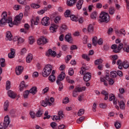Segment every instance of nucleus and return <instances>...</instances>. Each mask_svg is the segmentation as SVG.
Returning <instances> with one entry per match:
<instances>
[{
	"label": "nucleus",
	"mask_w": 129,
	"mask_h": 129,
	"mask_svg": "<svg viewBox=\"0 0 129 129\" xmlns=\"http://www.w3.org/2000/svg\"><path fill=\"white\" fill-rule=\"evenodd\" d=\"M49 90V88L48 87H46L45 88H44L43 90L42 93L44 94L46 93H47L48 92V91Z\"/></svg>",
	"instance_id": "61"
},
{
	"label": "nucleus",
	"mask_w": 129,
	"mask_h": 129,
	"mask_svg": "<svg viewBox=\"0 0 129 129\" xmlns=\"http://www.w3.org/2000/svg\"><path fill=\"white\" fill-rule=\"evenodd\" d=\"M97 12H94L93 13L91 14V18L92 19H96V17H97Z\"/></svg>",
	"instance_id": "32"
},
{
	"label": "nucleus",
	"mask_w": 129,
	"mask_h": 129,
	"mask_svg": "<svg viewBox=\"0 0 129 129\" xmlns=\"http://www.w3.org/2000/svg\"><path fill=\"white\" fill-rule=\"evenodd\" d=\"M61 20V17L59 16H57L55 18L54 22L55 23H58L59 21Z\"/></svg>",
	"instance_id": "46"
},
{
	"label": "nucleus",
	"mask_w": 129,
	"mask_h": 129,
	"mask_svg": "<svg viewBox=\"0 0 129 129\" xmlns=\"http://www.w3.org/2000/svg\"><path fill=\"white\" fill-rule=\"evenodd\" d=\"M85 87H80L79 86L76 87L73 93V96L75 97H77V96L78 95V94H77V92H80L82 91H85Z\"/></svg>",
	"instance_id": "6"
},
{
	"label": "nucleus",
	"mask_w": 129,
	"mask_h": 129,
	"mask_svg": "<svg viewBox=\"0 0 129 129\" xmlns=\"http://www.w3.org/2000/svg\"><path fill=\"white\" fill-rule=\"evenodd\" d=\"M71 19L72 21L77 22L79 20V18L76 17L75 15H71Z\"/></svg>",
	"instance_id": "31"
},
{
	"label": "nucleus",
	"mask_w": 129,
	"mask_h": 129,
	"mask_svg": "<svg viewBox=\"0 0 129 129\" xmlns=\"http://www.w3.org/2000/svg\"><path fill=\"white\" fill-rule=\"evenodd\" d=\"M91 78V74L87 73L84 76V80L86 82H88Z\"/></svg>",
	"instance_id": "14"
},
{
	"label": "nucleus",
	"mask_w": 129,
	"mask_h": 129,
	"mask_svg": "<svg viewBox=\"0 0 129 129\" xmlns=\"http://www.w3.org/2000/svg\"><path fill=\"white\" fill-rule=\"evenodd\" d=\"M102 62V60L101 59H97L95 61V64L96 65L99 64L100 63Z\"/></svg>",
	"instance_id": "47"
},
{
	"label": "nucleus",
	"mask_w": 129,
	"mask_h": 129,
	"mask_svg": "<svg viewBox=\"0 0 129 129\" xmlns=\"http://www.w3.org/2000/svg\"><path fill=\"white\" fill-rule=\"evenodd\" d=\"M115 126L116 127V128H119L121 126V124L119 122H116L115 123Z\"/></svg>",
	"instance_id": "51"
},
{
	"label": "nucleus",
	"mask_w": 129,
	"mask_h": 129,
	"mask_svg": "<svg viewBox=\"0 0 129 129\" xmlns=\"http://www.w3.org/2000/svg\"><path fill=\"white\" fill-rule=\"evenodd\" d=\"M26 87L25 83L24 81H22L20 85V90L23 91L24 89Z\"/></svg>",
	"instance_id": "19"
},
{
	"label": "nucleus",
	"mask_w": 129,
	"mask_h": 129,
	"mask_svg": "<svg viewBox=\"0 0 129 129\" xmlns=\"http://www.w3.org/2000/svg\"><path fill=\"white\" fill-rule=\"evenodd\" d=\"M84 112H85L84 109H81L79 111V112H78V116H82V115L84 113Z\"/></svg>",
	"instance_id": "37"
},
{
	"label": "nucleus",
	"mask_w": 129,
	"mask_h": 129,
	"mask_svg": "<svg viewBox=\"0 0 129 129\" xmlns=\"http://www.w3.org/2000/svg\"><path fill=\"white\" fill-rule=\"evenodd\" d=\"M6 40H9V41L12 40V35L10 31H8L6 34Z\"/></svg>",
	"instance_id": "18"
},
{
	"label": "nucleus",
	"mask_w": 129,
	"mask_h": 129,
	"mask_svg": "<svg viewBox=\"0 0 129 129\" xmlns=\"http://www.w3.org/2000/svg\"><path fill=\"white\" fill-rule=\"evenodd\" d=\"M43 114V111L41 110H39L38 112L36 113V115L37 117H40Z\"/></svg>",
	"instance_id": "38"
},
{
	"label": "nucleus",
	"mask_w": 129,
	"mask_h": 129,
	"mask_svg": "<svg viewBox=\"0 0 129 129\" xmlns=\"http://www.w3.org/2000/svg\"><path fill=\"white\" fill-rule=\"evenodd\" d=\"M18 2L22 5H26V2L25 0H18Z\"/></svg>",
	"instance_id": "50"
},
{
	"label": "nucleus",
	"mask_w": 129,
	"mask_h": 129,
	"mask_svg": "<svg viewBox=\"0 0 129 129\" xmlns=\"http://www.w3.org/2000/svg\"><path fill=\"white\" fill-rule=\"evenodd\" d=\"M30 92L28 90L26 91L23 94L24 97L25 98H27L28 95L29 94Z\"/></svg>",
	"instance_id": "42"
},
{
	"label": "nucleus",
	"mask_w": 129,
	"mask_h": 129,
	"mask_svg": "<svg viewBox=\"0 0 129 129\" xmlns=\"http://www.w3.org/2000/svg\"><path fill=\"white\" fill-rule=\"evenodd\" d=\"M123 50L127 53L129 52V45L125 44V46L123 47Z\"/></svg>",
	"instance_id": "39"
},
{
	"label": "nucleus",
	"mask_w": 129,
	"mask_h": 129,
	"mask_svg": "<svg viewBox=\"0 0 129 129\" xmlns=\"http://www.w3.org/2000/svg\"><path fill=\"white\" fill-rule=\"evenodd\" d=\"M84 119V117L82 116V117H81L79 119V120H77V123H80L81 122H82V121H83Z\"/></svg>",
	"instance_id": "54"
},
{
	"label": "nucleus",
	"mask_w": 129,
	"mask_h": 129,
	"mask_svg": "<svg viewBox=\"0 0 129 129\" xmlns=\"http://www.w3.org/2000/svg\"><path fill=\"white\" fill-rule=\"evenodd\" d=\"M42 24L44 26H47L50 24L49 18L48 17H44L41 21Z\"/></svg>",
	"instance_id": "10"
},
{
	"label": "nucleus",
	"mask_w": 129,
	"mask_h": 129,
	"mask_svg": "<svg viewBox=\"0 0 129 129\" xmlns=\"http://www.w3.org/2000/svg\"><path fill=\"white\" fill-rule=\"evenodd\" d=\"M123 68L126 69L129 68V62L127 60H124L122 64L118 65V68L121 70Z\"/></svg>",
	"instance_id": "7"
},
{
	"label": "nucleus",
	"mask_w": 129,
	"mask_h": 129,
	"mask_svg": "<svg viewBox=\"0 0 129 129\" xmlns=\"http://www.w3.org/2000/svg\"><path fill=\"white\" fill-rule=\"evenodd\" d=\"M66 75L64 73L62 72L60 75H59L57 78V80L56 81V83L58 85H60L58 90L59 91H61V89H62L63 88V85L61 83L60 81H62L64 78H65Z\"/></svg>",
	"instance_id": "4"
},
{
	"label": "nucleus",
	"mask_w": 129,
	"mask_h": 129,
	"mask_svg": "<svg viewBox=\"0 0 129 129\" xmlns=\"http://www.w3.org/2000/svg\"><path fill=\"white\" fill-rule=\"evenodd\" d=\"M52 67L50 64H47L42 71V76L44 77H48L51 73Z\"/></svg>",
	"instance_id": "2"
},
{
	"label": "nucleus",
	"mask_w": 129,
	"mask_h": 129,
	"mask_svg": "<svg viewBox=\"0 0 129 129\" xmlns=\"http://www.w3.org/2000/svg\"><path fill=\"white\" fill-rule=\"evenodd\" d=\"M101 94L104 95L105 96V97L104 98V99L105 100L108 99V93H107L105 90H103V91H102Z\"/></svg>",
	"instance_id": "25"
},
{
	"label": "nucleus",
	"mask_w": 129,
	"mask_h": 129,
	"mask_svg": "<svg viewBox=\"0 0 129 129\" xmlns=\"http://www.w3.org/2000/svg\"><path fill=\"white\" fill-rule=\"evenodd\" d=\"M33 58V55L31 54H29L27 57H26V61L28 63H30Z\"/></svg>",
	"instance_id": "24"
},
{
	"label": "nucleus",
	"mask_w": 129,
	"mask_h": 129,
	"mask_svg": "<svg viewBox=\"0 0 129 129\" xmlns=\"http://www.w3.org/2000/svg\"><path fill=\"white\" fill-rule=\"evenodd\" d=\"M26 51H27V50L25 48L22 49V50L21 51V54L23 55V54H25L26 53Z\"/></svg>",
	"instance_id": "63"
},
{
	"label": "nucleus",
	"mask_w": 129,
	"mask_h": 129,
	"mask_svg": "<svg viewBox=\"0 0 129 129\" xmlns=\"http://www.w3.org/2000/svg\"><path fill=\"white\" fill-rule=\"evenodd\" d=\"M10 85H11V82L9 81H8L7 82V84H6V89L7 90L10 89V87H11Z\"/></svg>",
	"instance_id": "44"
},
{
	"label": "nucleus",
	"mask_w": 129,
	"mask_h": 129,
	"mask_svg": "<svg viewBox=\"0 0 129 129\" xmlns=\"http://www.w3.org/2000/svg\"><path fill=\"white\" fill-rule=\"evenodd\" d=\"M100 107L101 108H105L107 106L106 104L101 103L99 105Z\"/></svg>",
	"instance_id": "60"
},
{
	"label": "nucleus",
	"mask_w": 129,
	"mask_h": 129,
	"mask_svg": "<svg viewBox=\"0 0 129 129\" xmlns=\"http://www.w3.org/2000/svg\"><path fill=\"white\" fill-rule=\"evenodd\" d=\"M46 11H47V9H46L42 10L39 11L38 13L39 15H42V14H44Z\"/></svg>",
	"instance_id": "57"
},
{
	"label": "nucleus",
	"mask_w": 129,
	"mask_h": 129,
	"mask_svg": "<svg viewBox=\"0 0 129 129\" xmlns=\"http://www.w3.org/2000/svg\"><path fill=\"white\" fill-rule=\"evenodd\" d=\"M64 16L66 17H70L71 18L70 11L69 10H67L64 13Z\"/></svg>",
	"instance_id": "43"
},
{
	"label": "nucleus",
	"mask_w": 129,
	"mask_h": 129,
	"mask_svg": "<svg viewBox=\"0 0 129 129\" xmlns=\"http://www.w3.org/2000/svg\"><path fill=\"white\" fill-rule=\"evenodd\" d=\"M97 39V38L96 37H94L92 39V43L95 46H96L97 45V44L98 43Z\"/></svg>",
	"instance_id": "33"
},
{
	"label": "nucleus",
	"mask_w": 129,
	"mask_h": 129,
	"mask_svg": "<svg viewBox=\"0 0 129 129\" xmlns=\"http://www.w3.org/2000/svg\"><path fill=\"white\" fill-rule=\"evenodd\" d=\"M29 43L30 44H32L35 42L34 39L32 36L29 37Z\"/></svg>",
	"instance_id": "45"
},
{
	"label": "nucleus",
	"mask_w": 129,
	"mask_h": 129,
	"mask_svg": "<svg viewBox=\"0 0 129 129\" xmlns=\"http://www.w3.org/2000/svg\"><path fill=\"white\" fill-rule=\"evenodd\" d=\"M107 81H109V84L110 85H112L114 84V82L113 80V79H110L109 78L108 80H107Z\"/></svg>",
	"instance_id": "59"
},
{
	"label": "nucleus",
	"mask_w": 129,
	"mask_h": 129,
	"mask_svg": "<svg viewBox=\"0 0 129 129\" xmlns=\"http://www.w3.org/2000/svg\"><path fill=\"white\" fill-rule=\"evenodd\" d=\"M115 98V96L113 94H110L109 95V101H112V100H114Z\"/></svg>",
	"instance_id": "55"
},
{
	"label": "nucleus",
	"mask_w": 129,
	"mask_h": 129,
	"mask_svg": "<svg viewBox=\"0 0 129 129\" xmlns=\"http://www.w3.org/2000/svg\"><path fill=\"white\" fill-rule=\"evenodd\" d=\"M41 105L44 107H46L47 105V100H46V101H42L41 102Z\"/></svg>",
	"instance_id": "41"
},
{
	"label": "nucleus",
	"mask_w": 129,
	"mask_h": 129,
	"mask_svg": "<svg viewBox=\"0 0 129 129\" xmlns=\"http://www.w3.org/2000/svg\"><path fill=\"white\" fill-rule=\"evenodd\" d=\"M31 6L33 9H38L40 7V6L39 5L36 4H32L31 5Z\"/></svg>",
	"instance_id": "40"
},
{
	"label": "nucleus",
	"mask_w": 129,
	"mask_h": 129,
	"mask_svg": "<svg viewBox=\"0 0 129 129\" xmlns=\"http://www.w3.org/2000/svg\"><path fill=\"white\" fill-rule=\"evenodd\" d=\"M30 114L32 118H34L35 117V114L32 111L30 112Z\"/></svg>",
	"instance_id": "56"
},
{
	"label": "nucleus",
	"mask_w": 129,
	"mask_h": 129,
	"mask_svg": "<svg viewBox=\"0 0 129 129\" xmlns=\"http://www.w3.org/2000/svg\"><path fill=\"white\" fill-rule=\"evenodd\" d=\"M111 48L113 49V50H118L117 46L115 44L112 45L111 46Z\"/></svg>",
	"instance_id": "58"
},
{
	"label": "nucleus",
	"mask_w": 129,
	"mask_h": 129,
	"mask_svg": "<svg viewBox=\"0 0 129 129\" xmlns=\"http://www.w3.org/2000/svg\"><path fill=\"white\" fill-rule=\"evenodd\" d=\"M123 48V44L120 43L119 45H118V47L117 48V50H113V52L115 53H118L119 52V51L121 50V49Z\"/></svg>",
	"instance_id": "21"
},
{
	"label": "nucleus",
	"mask_w": 129,
	"mask_h": 129,
	"mask_svg": "<svg viewBox=\"0 0 129 129\" xmlns=\"http://www.w3.org/2000/svg\"><path fill=\"white\" fill-rule=\"evenodd\" d=\"M119 105H120V108L121 109H124L125 107V103L123 102V101H120V103H119Z\"/></svg>",
	"instance_id": "34"
},
{
	"label": "nucleus",
	"mask_w": 129,
	"mask_h": 129,
	"mask_svg": "<svg viewBox=\"0 0 129 129\" xmlns=\"http://www.w3.org/2000/svg\"><path fill=\"white\" fill-rule=\"evenodd\" d=\"M23 16V14L20 13L18 16L15 17L14 22H12V18H8V19L3 18L0 21V24L3 25L6 23H9V26L12 27L14 25H17L20 23Z\"/></svg>",
	"instance_id": "1"
},
{
	"label": "nucleus",
	"mask_w": 129,
	"mask_h": 129,
	"mask_svg": "<svg viewBox=\"0 0 129 129\" xmlns=\"http://www.w3.org/2000/svg\"><path fill=\"white\" fill-rule=\"evenodd\" d=\"M46 42H47L46 39L43 37L39 38L37 40V43L39 45H43L46 44Z\"/></svg>",
	"instance_id": "9"
},
{
	"label": "nucleus",
	"mask_w": 129,
	"mask_h": 129,
	"mask_svg": "<svg viewBox=\"0 0 129 129\" xmlns=\"http://www.w3.org/2000/svg\"><path fill=\"white\" fill-rule=\"evenodd\" d=\"M77 0H67V5L70 7H72L77 2Z\"/></svg>",
	"instance_id": "17"
},
{
	"label": "nucleus",
	"mask_w": 129,
	"mask_h": 129,
	"mask_svg": "<svg viewBox=\"0 0 129 129\" xmlns=\"http://www.w3.org/2000/svg\"><path fill=\"white\" fill-rule=\"evenodd\" d=\"M10 119L8 115L4 118V122L0 123V129H6L10 123Z\"/></svg>",
	"instance_id": "5"
},
{
	"label": "nucleus",
	"mask_w": 129,
	"mask_h": 129,
	"mask_svg": "<svg viewBox=\"0 0 129 129\" xmlns=\"http://www.w3.org/2000/svg\"><path fill=\"white\" fill-rule=\"evenodd\" d=\"M84 1L83 0H79V1L77 3V4L76 5L77 8L78 10H80L82 8V6L83 4Z\"/></svg>",
	"instance_id": "16"
},
{
	"label": "nucleus",
	"mask_w": 129,
	"mask_h": 129,
	"mask_svg": "<svg viewBox=\"0 0 129 129\" xmlns=\"http://www.w3.org/2000/svg\"><path fill=\"white\" fill-rule=\"evenodd\" d=\"M74 73V70L72 68H71L69 70V74L70 76H73Z\"/></svg>",
	"instance_id": "49"
},
{
	"label": "nucleus",
	"mask_w": 129,
	"mask_h": 129,
	"mask_svg": "<svg viewBox=\"0 0 129 129\" xmlns=\"http://www.w3.org/2000/svg\"><path fill=\"white\" fill-rule=\"evenodd\" d=\"M82 57L85 59H86L87 61H89L90 60V58L89 57V56L87 55V54H83L82 55Z\"/></svg>",
	"instance_id": "48"
},
{
	"label": "nucleus",
	"mask_w": 129,
	"mask_h": 129,
	"mask_svg": "<svg viewBox=\"0 0 129 129\" xmlns=\"http://www.w3.org/2000/svg\"><path fill=\"white\" fill-rule=\"evenodd\" d=\"M55 80V77L54 76V75H50L49 77V80L52 82H53Z\"/></svg>",
	"instance_id": "36"
},
{
	"label": "nucleus",
	"mask_w": 129,
	"mask_h": 129,
	"mask_svg": "<svg viewBox=\"0 0 129 129\" xmlns=\"http://www.w3.org/2000/svg\"><path fill=\"white\" fill-rule=\"evenodd\" d=\"M0 64L2 67L4 68L5 65V59L4 58H1L0 59Z\"/></svg>",
	"instance_id": "28"
},
{
	"label": "nucleus",
	"mask_w": 129,
	"mask_h": 129,
	"mask_svg": "<svg viewBox=\"0 0 129 129\" xmlns=\"http://www.w3.org/2000/svg\"><path fill=\"white\" fill-rule=\"evenodd\" d=\"M57 28H58V26L56 24H53L51 25L49 29L51 32L54 33L56 32V30L57 29Z\"/></svg>",
	"instance_id": "13"
},
{
	"label": "nucleus",
	"mask_w": 129,
	"mask_h": 129,
	"mask_svg": "<svg viewBox=\"0 0 129 129\" xmlns=\"http://www.w3.org/2000/svg\"><path fill=\"white\" fill-rule=\"evenodd\" d=\"M24 70V68L22 66H19L16 69V73L17 75L21 74Z\"/></svg>",
	"instance_id": "11"
},
{
	"label": "nucleus",
	"mask_w": 129,
	"mask_h": 129,
	"mask_svg": "<svg viewBox=\"0 0 129 129\" xmlns=\"http://www.w3.org/2000/svg\"><path fill=\"white\" fill-rule=\"evenodd\" d=\"M88 30L89 32L92 33L94 31V28L92 25L90 24L88 27Z\"/></svg>",
	"instance_id": "30"
},
{
	"label": "nucleus",
	"mask_w": 129,
	"mask_h": 129,
	"mask_svg": "<svg viewBox=\"0 0 129 129\" xmlns=\"http://www.w3.org/2000/svg\"><path fill=\"white\" fill-rule=\"evenodd\" d=\"M100 22L107 23L109 21V16L108 14L105 12H102L100 15Z\"/></svg>",
	"instance_id": "3"
},
{
	"label": "nucleus",
	"mask_w": 129,
	"mask_h": 129,
	"mask_svg": "<svg viewBox=\"0 0 129 129\" xmlns=\"http://www.w3.org/2000/svg\"><path fill=\"white\" fill-rule=\"evenodd\" d=\"M9 106V102L8 101H6L4 103V108L5 111H7L8 110V108Z\"/></svg>",
	"instance_id": "29"
},
{
	"label": "nucleus",
	"mask_w": 129,
	"mask_h": 129,
	"mask_svg": "<svg viewBox=\"0 0 129 129\" xmlns=\"http://www.w3.org/2000/svg\"><path fill=\"white\" fill-rule=\"evenodd\" d=\"M63 116H64V114H63V112L62 111H60L58 112V116L54 115L53 118H52V119L53 120H60V118H63Z\"/></svg>",
	"instance_id": "8"
},
{
	"label": "nucleus",
	"mask_w": 129,
	"mask_h": 129,
	"mask_svg": "<svg viewBox=\"0 0 129 129\" xmlns=\"http://www.w3.org/2000/svg\"><path fill=\"white\" fill-rule=\"evenodd\" d=\"M87 38H88V37H87V36H85L84 37V38H83V43L84 44H86L87 43Z\"/></svg>",
	"instance_id": "62"
},
{
	"label": "nucleus",
	"mask_w": 129,
	"mask_h": 129,
	"mask_svg": "<svg viewBox=\"0 0 129 129\" xmlns=\"http://www.w3.org/2000/svg\"><path fill=\"white\" fill-rule=\"evenodd\" d=\"M65 40L69 42L70 43H71L73 42V38L72 37V35L71 33H69L67 34L65 37Z\"/></svg>",
	"instance_id": "12"
},
{
	"label": "nucleus",
	"mask_w": 129,
	"mask_h": 129,
	"mask_svg": "<svg viewBox=\"0 0 129 129\" xmlns=\"http://www.w3.org/2000/svg\"><path fill=\"white\" fill-rule=\"evenodd\" d=\"M48 111H46L44 113V117L43 118L44 119H49L50 117V115H48Z\"/></svg>",
	"instance_id": "35"
},
{
	"label": "nucleus",
	"mask_w": 129,
	"mask_h": 129,
	"mask_svg": "<svg viewBox=\"0 0 129 129\" xmlns=\"http://www.w3.org/2000/svg\"><path fill=\"white\" fill-rule=\"evenodd\" d=\"M115 11V9L113 7H111L109 8V13L110 15H113L114 14Z\"/></svg>",
	"instance_id": "27"
},
{
	"label": "nucleus",
	"mask_w": 129,
	"mask_h": 129,
	"mask_svg": "<svg viewBox=\"0 0 129 129\" xmlns=\"http://www.w3.org/2000/svg\"><path fill=\"white\" fill-rule=\"evenodd\" d=\"M8 94L9 95V97H10L11 98L14 99L15 98L16 94L13 91H9L8 92Z\"/></svg>",
	"instance_id": "20"
},
{
	"label": "nucleus",
	"mask_w": 129,
	"mask_h": 129,
	"mask_svg": "<svg viewBox=\"0 0 129 129\" xmlns=\"http://www.w3.org/2000/svg\"><path fill=\"white\" fill-rule=\"evenodd\" d=\"M125 3H126V7L129 12V1L128 0H124Z\"/></svg>",
	"instance_id": "64"
},
{
	"label": "nucleus",
	"mask_w": 129,
	"mask_h": 129,
	"mask_svg": "<svg viewBox=\"0 0 129 129\" xmlns=\"http://www.w3.org/2000/svg\"><path fill=\"white\" fill-rule=\"evenodd\" d=\"M67 81L68 83H71V84H73L75 83V81L72 80H70L69 77H67Z\"/></svg>",
	"instance_id": "52"
},
{
	"label": "nucleus",
	"mask_w": 129,
	"mask_h": 129,
	"mask_svg": "<svg viewBox=\"0 0 129 129\" xmlns=\"http://www.w3.org/2000/svg\"><path fill=\"white\" fill-rule=\"evenodd\" d=\"M110 76L112 78H116L117 76V74L116 71H112L110 73Z\"/></svg>",
	"instance_id": "26"
},
{
	"label": "nucleus",
	"mask_w": 129,
	"mask_h": 129,
	"mask_svg": "<svg viewBox=\"0 0 129 129\" xmlns=\"http://www.w3.org/2000/svg\"><path fill=\"white\" fill-rule=\"evenodd\" d=\"M48 53H46V55L49 56V55H51L53 56H55V54H56V52L54 51H52L51 49H49L48 51Z\"/></svg>",
	"instance_id": "23"
},
{
	"label": "nucleus",
	"mask_w": 129,
	"mask_h": 129,
	"mask_svg": "<svg viewBox=\"0 0 129 129\" xmlns=\"http://www.w3.org/2000/svg\"><path fill=\"white\" fill-rule=\"evenodd\" d=\"M37 88L36 87H33L30 90L29 92L30 93H32L33 95H34L36 93L37 91Z\"/></svg>",
	"instance_id": "22"
},
{
	"label": "nucleus",
	"mask_w": 129,
	"mask_h": 129,
	"mask_svg": "<svg viewBox=\"0 0 129 129\" xmlns=\"http://www.w3.org/2000/svg\"><path fill=\"white\" fill-rule=\"evenodd\" d=\"M109 79V76H106L105 77L103 78H101L100 80L101 82H104V85L105 86H107V83L106 81V80L108 81Z\"/></svg>",
	"instance_id": "15"
},
{
	"label": "nucleus",
	"mask_w": 129,
	"mask_h": 129,
	"mask_svg": "<svg viewBox=\"0 0 129 129\" xmlns=\"http://www.w3.org/2000/svg\"><path fill=\"white\" fill-rule=\"evenodd\" d=\"M21 9V6H19V5H15L14 7V9L16 11H18L19 10H20Z\"/></svg>",
	"instance_id": "53"
}]
</instances>
